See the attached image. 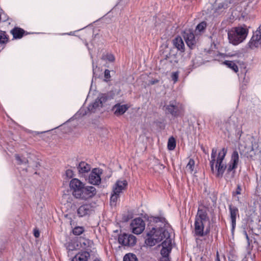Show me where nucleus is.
Segmentation results:
<instances>
[{"label": "nucleus", "mask_w": 261, "mask_h": 261, "mask_svg": "<svg viewBox=\"0 0 261 261\" xmlns=\"http://www.w3.org/2000/svg\"><path fill=\"white\" fill-rule=\"evenodd\" d=\"M101 169L99 168L93 169L89 176V182L93 185H99L101 182Z\"/></svg>", "instance_id": "obj_11"}, {"label": "nucleus", "mask_w": 261, "mask_h": 261, "mask_svg": "<svg viewBox=\"0 0 261 261\" xmlns=\"http://www.w3.org/2000/svg\"><path fill=\"white\" fill-rule=\"evenodd\" d=\"M176 146L175 140L173 137H170L168 141V148L170 150H173Z\"/></svg>", "instance_id": "obj_29"}, {"label": "nucleus", "mask_w": 261, "mask_h": 261, "mask_svg": "<svg viewBox=\"0 0 261 261\" xmlns=\"http://www.w3.org/2000/svg\"><path fill=\"white\" fill-rule=\"evenodd\" d=\"M145 224L140 218L134 219L130 223L132 232L136 234H141L145 229Z\"/></svg>", "instance_id": "obj_8"}, {"label": "nucleus", "mask_w": 261, "mask_h": 261, "mask_svg": "<svg viewBox=\"0 0 261 261\" xmlns=\"http://www.w3.org/2000/svg\"><path fill=\"white\" fill-rule=\"evenodd\" d=\"M123 261H138V260L135 255L128 253L124 256Z\"/></svg>", "instance_id": "obj_31"}, {"label": "nucleus", "mask_w": 261, "mask_h": 261, "mask_svg": "<svg viewBox=\"0 0 261 261\" xmlns=\"http://www.w3.org/2000/svg\"><path fill=\"white\" fill-rule=\"evenodd\" d=\"M240 163L239 155L237 151H233L230 160L226 165V172L225 175V178L226 180H230L234 178L236 171V169L238 168Z\"/></svg>", "instance_id": "obj_5"}, {"label": "nucleus", "mask_w": 261, "mask_h": 261, "mask_svg": "<svg viewBox=\"0 0 261 261\" xmlns=\"http://www.w3.org/2000/svg\"><path fill=\"white\" fill-rule=\"evenodd\" d=\"M96 193V189L93 186H84L73 196L79 199L87 200L93 197Z\"/></svg>", "instance_id": "obj_7"}, {"label": "nucleus", "mask_w": 261, "mask_h": 261, "mask_svg": "<svg viewBox=\"0 0 261 261\" xmlns=\"http://www.w3.org/2000/svg\"><path fill=\"white\" fill-rule=\"evenodd\" d=\"M98 100H100L101 103L102 105L107 100V97L105 95H102L100 97H98Z\"/></svg>", "instance_id": "obj_38"}, {"label": "nucleus", "mask_w": 261, "mask_h": 261, "mask_svg": "<svg viewBox=\"0 0 261 261\" xmlns=\"http://www.w3.org/2000/svg\"><path fill=\"white\" fill-rule=\"evenodd\" d=\"M85 185L77 178H73L71 180L69 186L71 190L72 191V195L76 193L82 188Z\"/></svg>", "instance_id": "obj_18"}, {"label": "nucleus", "mask_w": 261, "mask_h": 261, "mask_svg": "<svg viewBox=\"0 0 261 261\" xmlns=\"http://www.w3.org/2000/svg\"><path fill=\"white\" fill-rule=\"evenodd\" d=\"M154 225L149 226V231L147 232V239L145 243L149 246H153L161 242L163 239H170L168 231L169 224L164 218L155 217L153 219Z\"/></svg>", "instance_id": "obj_1"}, {"label": "nucleus", "mask_w": 261, "mask_h": 261, "mask_svg": "<svg viewBox=\"0 0 261 261\" xmlns=\"http://www.w3.org/2000/svg\"><path fill=\"white\" fill-rule=\"evenodd\" d=\"M15 157L18 165L26 164L28 163V160L26 158L20 156L18 154H15Z\"/></svg>", "instance_id": "obj_28"}, {"label": "nucleus", "mask_w": 261, "mask_h": 261, "mask_svg": "<svg viewBox=\"0 0 261 261\" xmlns=\"http://www.w3.org/2000/svg\"><path fill=\"white\" fill-rule=\"evenodd\" d=\"M206 23L203 21L198 24L196 29V31H198L199 32L203 31L206 28Z\"/></svg>", "instance_id": "obj_33"}, {"label": "nucleus", "mask_w": 261, "mask_h": 261, "mask_svg": "<svg viewBox=\"0 0 261 261\" xmlns=\"http://www.w3.org/2000/svg\"><path fill=\"white\" fill-rule=\"evenodd\" d=\"M229 210L232 225L231 231L232 233H233L236 225L237 216H239V210L237 207L232 205H229Z\"/></svg>", "instance_id": "obj_15"}, {"label": "nucleus", "mask_w": 261, "mask_h": 261, "mask_svg": "<svg viewBox=\"0 0 261 261\" xmlns=\"http://www.w3.org/2000/svg\"><path fill=\"white\" fill-rule=\"evenodd\" d=\"M66 175L68 178H71L73 176V172L72 170L68 169L66 171Z\"/></svg>", "instance_id": "obj_36"}, {"label": "nucleus", "mask_w": 261, "mask_h": 261, "mask_svg": "<svg viewBox=\"0 0 261 261\" xmlns=\"http://www.w3.org/2000/svg\"><path fill=\"white\" fill-rule=\"evenodd\" d=\"M127 186V182L126 180H118L113 187V192L115 194H120L123 191L125 190Z\"/></svg>", "instance_id": "obj_16"}, {"label": "nucleus", "mask_w": 261, "mask_h": 261, "mask_svg": "<svg viewBox=\"0 0 261 261\" xmlns=\"http://www.w3.org/2000/svg\"><path fill=\"white\" fill-rule=\"evenodd\" d=\"M184 38L187 45L190 48H193L195 46L196 43V38L194 34L190 30L184 32Z\"/></svg>", "instance_id": "obj_14"}, {"label": "nucleus", "mask_w": 261, "mask_h": 261, "mask_svg": "<svg viewBox=\"0 0 261 261\" xmlns=\"http://www.w3.org/2000/svg\"><path fill=\"white\" fill-rule=\"evenodd\" d=\"M105 77L107 80H109L111 77L110 71L108 69H106L105 71Z\"/></svg>", "instance_id": "obj_37"}, {"label": "nucleus", "mask_w": 261, "mask_h": 261, "mask_svg": "<svg viewBox=\"0 0 261 261\" xmlns=\"http://www.w3.org/2000/svg\"><path fill=\"white\" fill-rule=\"evenodd\" d=\"M79 172L80 174L87 173L91 170L90 165L85 162H81L77 166Z\"/></svg>", "instance_id": "obj_21"}, {"label": "nucleus", "mask_w": 261, "mask_h": 261, "mask_svg": "<svg viewBox=\"0 0 261 261\" xmlns=\"http://www.w3.org/2000/svg\"><path fill=\"white\" fill-rule=\"evenodd\" d=\"M241 191H242V189H241V187L240 185H238L237 186V188L236 189V191L235 192V193L237 195H239V194H241Z\"/></svg>", "instance_id": "obj_39"}, {"label": "nucleus", "mask_w": 261, "mask_h": 261, "mask_svg": "<svg viewBox=\"0 0 261 261\" xmlns=\"http://www.w3.org/2000/svg\"><path fill=\"white\" fill-rule=\"evenodd\" d=\"M167 114H171L173 117H178L184 114L183 106L176 101H170L167 105L164 106Z\"/></svg>", "instance_id": "obj_6"}, {"label": "nucleus", "mask_w": 261, "mask_h": 261, "mask_svg": "<svg viewBox=\"0 0 261 261\" xmlns=\"http://www.w3.org/2000/svg\"><path fill=\"white\" fill-rule=\"evenodd\" d=\"M103 59H107L110 62H113L115 60L114 56L111 54H108L106 56H103Z\"/></svg>", "instance_id": "obj_34"}, {"label": "nucleus", "mask_w": 261, "mask_h": 261, "mask_svg": "<svg viewBox=\"0 0 261 261\" xmlns=\"http://www.w3.org/2000/svg\"><path fill=\"white\" fill-rule=\"evenodd\" d=\"M195 168V161L193 159H190L188 163L187 164L186 170L187 172L190 173H192L194 171V169Z\"/></svg>", "instance_id": "obj_27"}, {"label": "nucleus", "mask_w": 261, "mask_h": 261, "mask_svg": "<svg viewBox=\"0 0 261 261\" xmlns=\"http://www.w3.org/2000/svg\"><path fill=\"white\" fill-rule=\"evenodd\" d=\"M241 55V54L239 53H236L235 54L228 53L227 56L232 57H239Z\"/></svg>", "instance_id": "obj_41"}, {"label": "nucleus", "mask_w": 261, "mask_h": 261, "mask_svg": "<svg viewBox=\"0 0 261 261\" xmlns=\"http://www.w3.org/2000/svg\"><path fill=\"white\" fill-rule=\"evenodd\" d=\"M93 211L92 206L89 204H85L79 207L77 214L80 217L90 215Z\"/></svg>", "instance_id": "obj_17"}, {"label": "nucleus", "mask_w": 261, "mask_h": 261, "mask_svg": "<svg viewBox=\"0 0 261 261\" xmlns=\"http://www.w3.org/2000/svg\"><path fill=\"white\" fill-rule=\"evenodd\" d=\"M244 234H245L246 238L247 240H249V237L248 236V234L246 231H244Z\"/></svg>", "instance_id": "obj_43"}, {"label": "nucleus", "mask_w": 261, "mask_h": 261, "mask_svg": "<svg viewBox=\"0 0 261 261\" xmlns=\"http://www.w3.org/2000/svg\"><path fill=\"white\" fill-rule=\"evenodd\" d=\"M218 261H220V260H219V259H218Z\"/></svg>", "instance_id": "obj_45"}, {"label": "nucleus", "mask_w": 261, "mask_h": 261, "mask_svg": "<svg viewBox=\"0 0 261 261\" xmlns=\"http://www.w3.org/2000/svg\"><path fill=\"white\" fill-rule=\"evenodd\" d=\"M227 151V149L223 148L217 154L216 148H213L212 150L210 160L211 169L213 173L218 178H222L226 170V165L223 161Z\"/></svg>", "instance_id": "obj_2"}, {"label": "nucleus", "mask_w": 261, "mask_h": 261, "mask_svg": "<svg viewBox=\"0 0 261 261\" xmlns=\"http://www.w3.org/2000/svg\"><path fill=\"white\" fill-rule=\"evenodd\" d=\"M100 100H98V98L95 100L94 103L90 105L88 107L89 111L94 112L95 110L99 107H102Z\"/></svg>", "instance_id": "obj_26"}, {"label": "nucleus", "mask_w": 261, "mask_h": 261, "mask_svg": "<svg viewBox=\"0 0 261 261\" xmlns=\"http://www.w3.org/2000/svg\"><path fill=\"white\" fill-rule=\"evenodd\" d=\"M70 225L73 228L72 233L75 236H79L82 234L85 231V228L84 227L74 226V223H72V221H70Z\"/></svg>", "instance_id": "obj_24"}, {"label": "nucleus", "mask_w": 261, "mask_h": 261, "mask_svg": "<svg viewBox=\"0 0 261 261\" xmlns=\"http://www.w3.org/2000/svg\"><path fill=\"white\" fill-rule=\"evenodd\" d=\"M248 34L246 26H239L232 28L228 32V38L230 43L236 45L244 41Z\"/></svg>", "instance_id": "obj_4"}, {"label": "nucleus", "mask_w": 261, "mask_h": 261, "mask_svg": "<svg viewBox=\"0 0 261 261\" xmlns=\"http://www.w3.org/2000/svg\"><path fill=\"white\" fill-rule=\"evenodd\" d=\"M179 72L178 71L173 72L171 74L172 80L173 81L174 83H175L178 79Z\"/></svg>", "instance_id": "obj_35"}, {"label": "nucleus", "mask_w": 261, "mask_h": 261, "mask_svg": "<svg viewBox=\"0 0 261 261\" xmlns=\"http://www.w3.org/2000/svg\"><path fill=\"white\" fill-rule=\"evenodd\" d=\"M118 242L124 246H133L136 243V238L131 234L123 233L119 236Z\"/></svg>", "instance_id": "obj_9"}, {"label": "nucleus", "mask_w": 261, "mask_h": 261, "mask_svg": "<svg viewBox=\"0 0 261 261\" xmlns=\"http://www.w3.org/2000/svg\"><path fill=\"white\" fill-rule=\"evenodd\" d=\"M128 108L129 106L127 105L117 103L113 107L112 110L115 115L120 116L123 114Z\"/></svg>", "instance_id": "obj_19"}, {"label": "nucleus", "mask_w": 261, "mask_h": 261, "mask_svg": "<svg viewBox=\"0 0 261 261\" xmlns=\"http://www.w3.org/2000/svg\"><path fill=\"white\" fill-rule=\"evenodd\" d=\"M210 220L206 211L198 208L194 222V235L198 237H203L210 232V229L206 228L204 230V224L209 223Z\"/></svg>", "instance_id": "obj_3"}, {"label": "nucleus", "mask_w": 261, "mask_h": 261, "mask_svg": "<svg viewBox=\"0 0 261 261\" xmlns=\"http://www.w3.org/2000/svg\"><path fill=\"white\" fill-rule=\"evenodd\" d=\"M120 194H115V192H113L111 198H110V204L111 205H115L119 197Z\"/></svg>", "instance_id": "obj_30"}, {"label": "nucleus", "mask_w": 261, "mask_h": 261, "mask_svg": "<svg viewBox=\"0 0 261 261\" xmlns=\"http://www.w3.org/2000/svg\"><path fill=\"white\" fill-rule=\"evenodd\" d=\"M174 46L178 50L181 51H184L185 50V45L184 41L181 37H178L175 38L173 40Z\"/></svg>", "instance_id": "obj_22"}, {"label": "nucleus", "mask_w": 261, "mask_h": 261, "mask_svg": "<svg viewBox=\"0 0 261 261\" xmlns=\"http://www.w3.org/2000/svg\"><path fill=\"white\" fill-rule=\"evenodd\" d=\"M222 64L232 70L234 72H237L239 70L238 66L234 61H225Z\"/></svg>", "instance_id": "obj_25"}, {"label": "nucleus", "mask_w": 261, "mask_h": 261, "mask_svg": "<svg viewBox=\"0 0 261 261\" xmlns=\"http://www.w3.org/2000/svg\"><path fill=\"white\" fill-rule=\"evenodd\" d=\"M13 37L15 39L21 38L24 34V30L19 28H15L11 31Z\"/></svg>", "instance_id": "obj_23"}, {"label": "nucleus", "mask_w": 261, "mask_h": 261, "mask_svg": "<svg viewBox=\"0 0 261 261\" xmlns=\"http://www.w3.org/2000/svg\"><path fill=\"white\" fill-rule=\"evenodd\" d=\"M162 244V249L161 251V254L162 256L165 258V261H167V260L168 259L167 257L168 256L172 249V243L171 239H167V240H165Z\"/></svg>", "instance_id": "obj_12"}, {"label": "nucleus", "mask_w": 261, "mask_h": 261, "mask_svg": "<svg viewBox=\"0 0 261 261\" xmlns=\"http://www.w3.org/2000/svg\"><path fill=\"white\" fill-rule=\"evenodd\" d=\"M34 236L36 238H38L39 237V232L38 230L34 231Z\"/></svg>", "instance_id": "obj_42"}, {"label": "nucleus", "mask_w": 261, "mask_h": 261, "mask_svg": "<svg viewBox=\"0 0 261 261\" xmlns=\"http://www.w3.org/2000/svg\"><path fill=\"white\" fill-rule=\"evenodd\" d=\"M260 153L261 150L258 148L257 144H252L251 149L247 151V156L253 160H259Z\"/></svg>", "instance_id": "obj_13"}, {"label": "nucleus", "mask_w": 261, "mask_h": 261, "mask_svg": "<svg viewBox=\"0 0 261 261\" xmlns=\"http://www.w3.org/2000/svg\"><path fill=\"white\" fill-rule=\"evenodd\" d=\"M8 38L5 32L0 31V44L6 43L8 42Z\"/></svg>", "instance_id": "obj_32"}, {"label": "nucleus", "mask_w": 261, "mask_h": 261, "mask_svg": "<svg viewBox=\"0 0 261 261\" xmlns=\"http://www.w3.org/2000/svg\"><path fill=\"white\" fill-rule=\"evenodd\" d=\"M90 254L87 251H84L77 254L73 258L72 261H88Z\"/></svg>", "instance_id": "obj_20"}, {"label": "nucleus", "mask_w": 261, "mask_h": 261, "mask_svg": "<svg viewBox=\"0 0 261 261\" xmlns=\"http://www.w3.org/2000/svg\"><path fill=\"white\" fill-rule=\"evenodd\" d=\"M67 248L69 250H73L74 249H76V247L73 246L72 243H69L67 246Z\"/></svg>", "instance_id": "obj_40"}, {"label": "nucleus", "mask_w": 261, "mask_h": 261, "mask_svg": "<svg viewBox=\"0 0 261 261\" xmlns=\"http://www.w3.org/2000/svg\"><path fill=\"white\" fill-rule=\"evenodd\" d=\"M249 47L251 48L261 46V25L254 32L253 35L249 42Z\"/></svg>", "instance_id": "obj_10"}, {"label": "nucleus", "mask_w": 261, "mask_h": 261, "mask_svg": "<svg viewBox=\"0 0 261 261\" xmlns=\"http://www.w3.org/2000/svg\"><path fill=\"white\" fill-rule=\"evenodd\" d=\"M94 261H101V260H100L98 259H95V260H94Z\"/></svg>", "instance_id": "obj_44"}]
</instances>
